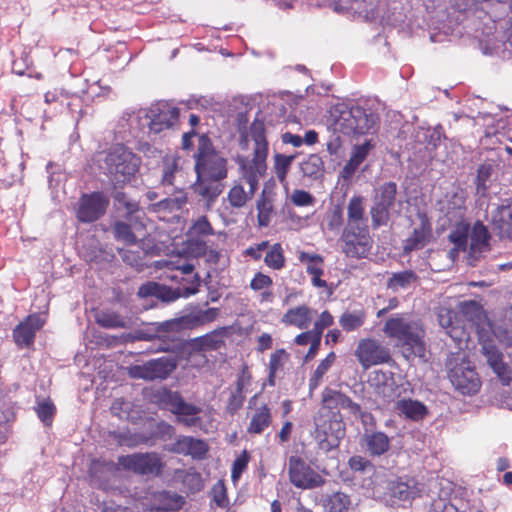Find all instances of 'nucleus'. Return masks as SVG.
Segmentation results:
<instances>
[{
  "label": "nucleus",
  "instance_id": "nucleus-25",
  "mask_svg": "<svg viewBox=\"0 0 512 512\" xmlns=\"http://www.w3.org/2000/svg\"><path fill=\"white\" fill-rule=\"evenodd\" d=\"M322 403L329 410L343 409L347 410L350 414L359 413V404L352 401L351 398L342 392L330 388H326L322 392Z\"/></svg>",
  "mask_w": 512,
  "mask_h": 512
},
{
  "label": "nucleus",
  "instance_id": "nucleus-55",
  "mask_svg": "<svg viewBox=\"0 0 512 512\" xmlns=\"http://www.w3.org/2000/svg\"><path fill=\"white\" fill-rule=\"evenodd\" d=\"M249 461V455L247 451H243L234 461L231 471V477L234 482H236L243 471L247 468V464Z\"/></svg>",
  "mask_w": 512,
  "mask_h": 512
},
{
  "label": "nucleus",
  "instance_id": "nucleus-17",
  "mask_svg": "<svg viewBox=\"0 0 512 512\" xmlns=\"http://www.w3.org/2000/svg\"><path fill=\"white\" fill-rule=\"evenodd\" d=\"M482 354L501 383L512 385V360L509 364L505 363L502 352L490 341L482 342Z\"/></svg>",
  "mask_w": 512,
  "mask_h": 512
},
{
  "label": "nucleus",
  "instance_id": "nucleus-31",
  "mask_svg": "<svg viewBox=\"0 0 512 512\" xmlns=\"http://www.w3.org/2000/svg\"><path fill=\"white\" fill-rule=\"evenodd\" d=\"M431 237V227L425 218L420 219V223L414 228L413 234L405 241L404 251L410 252L423 248Z\"/></svg>",
  "mask_w": 512,
  "mask_h": 512
},
{
  "label": "nucleus",
  "instance_id": "nucleus-7",
  "mask_svg": "<svg viewBox=\"0 0 512 512\" xmlns=\"http://www.w3.org/2000/svg\"><path fill=\"white\" fill-rule=\"evenodd\" d=\"M195 170L197 177L222 181L227 177V160L203 145L199 148Z\"/></svg>",
  "mask_w": 512,
  "mask_h": 512
},
{
  "label": "nucleus",
  "instance_id": "nucleus-46",
  "mask_svg": "<svg viewBox=\"0 0 512 512\" xmlns=\"http://www.w3.org/2000/svg\"><path fill=\"white\" fill-rule=\"evenodd\" d=\"M365 313L363 311L345 312L339 318V324L346 331H353L364 324Z\"/></svg>",
  "mask_w": 512,
  "mask_h": 512
},
{
  "label": "nucleus",
  "instance_id": "nucleus-13",
  "mask_svg": "<svg viewBox=\"0 0 512 512\" xmlns=\"http://www.w3.org/2000/svg\"><path fill=\"white\" fill-rule=\"evenodd\" d=\"M118 463L124 469L141 475L159 474L163 467L161 459L156 453H135L121 456Z\"/></svg>",
  "mask_w": 512,
  "mask_h": 512
},
{
  "label": "nucleus",
  "instance_id": "nucleus-45",
  "mask_svg": "<svg viewBox=\"0 0 512 512\" xmlns=\"http://www.w3.org/2000/svg\"><path fill=\"white\" fill-rule=\"evenodd\" d=\"M295 156H287L283 154H276L274 156V172L278 180L284 185H287L286 176L294 161Z\"/></svg>",
  "mask_w": 512,
  "mask_h": 512
},
{
  "label": "nucleus",
  "instance_id": "nucleus-61",
  "mask_svg": "<svg viewBox=\"0 0 512 512\" xmlns=\"http://www.w3.org/2000/svg\"><path fill=\"white\" fill-rule=\"evenodd\" d=\"M333 324V316L328 312L324 311L320 314L319 318L314 323L313 330L322 337L323 330Z\"/></svg>",
  "mask_w": 512,
  "mask_h": 512
},
{
  "label": "nucleus",
  "instance_id": "nucleus-39",
  "mask_svg": "<svg viewBox=\"0 0 512 512\" xmlns=\"http://www.w3.org/2000/svg\"><path fill=\"white\" fill-rule=\"evenodd\" d=\"M490 328L500 343L512 346V312L508 320L490 324Z\"/></svg>",
  "mask_w": 512,
  "mask_h": 512
},
{
  "label": "nucleus",
  "instance_id": "nucleus-38",
  "mask_svg": "<svg viewBox=\"0 0 512 512\" xmlns=\"http://www.w3.org/2000/svg\"><path fill=\"white\" fill-rule=\"evenodd\" d=\"M183 397L177 391L167 388H160L153 394V400L162 408L168 409L171 413L175 410Z\"/></svg>",
  "mask_w": 512,
  "mask_h": 512
},
{
  "label": "nucleus",
  "instance_id": "nucleus-2",
  "mask_svg": "<svg viewBox=\"0 0 512 512\" xmlns=\"http://www.w3.org/2000/svg\"><path fill=\"white\" fill-rule=\"evenodd\" d=\"M383 332L397 340L406 359L425 356V331L420 321L395 315L386 321Z\"/></svg>",
  "mask_w": 512,
  "mask_h": 512
},
{
  "label": "nucleus",
  "instance_id": "nucleus-33",
  "mask_svg": "<svg viewBox=\"0 0 512 512\" xmlns=\"http://www.w3.org/2000/svg\"><path fill=\"white\" fill-rule=\"evenodd\" d=\"M201 411V407L188 403L182 398L173 414L177 417L178 422L187 427H194L201 421L199 417Z\"/></svg>",
  "mask_w": 512,
  "mask_h": 512
},
{
  "label": "nucleus",
  "instance_id": "nucleus-29",
  "mask_svg": "<svg viewBox=\"0 0 512 512\" xmlns=\"http://www.w3.org/2000/svg\"><path fill=\"white\" fill-rule=\"evenodd\" d=\"M192 282L195 283V286L170 288L164 285H160L157 298L163 302L170 303L181 297L187 298L191 295H194L199 291L200 286V277L198 274L193 275Z\"/></svg>",
  "mask_w": 512,
  "mask_h": 512
},
{
  "label": "nucleus",
  "instance_id": "nucleus-18",
  "mask_svg": "<svg viewBox=\"0 0 512 512\" xmlns=\"http://www.w3.org/2000/svg\"><path fill=\"white\" fill-rule=\"evenodd\" d=\"M108 200L98 192L84 195L80 200L77 217L82 222H93L106 211Z\"/></svg>",
  "mask_w": 512,
  "mask_h": 512
},
{
  "label": "nucleus",
  "instance_id": "nucleus-24",
  "mask_svg": "<svg viewBox=\"0 0 512 512\" xmlns=\"http://www.w3.org/2000/svg\"><path fill=\"white\" fill-rule=\"evenodd\" d=\"M375 146L376 143L373 139H367L362 144L354 145L350 159L342 169V177L344 179L351 178Z\"/></svg>",
  "mask_w": 512,
  "mask_h": 512
},
{
  "label": "nucleus",
  "instance_id": "nucleus-20",
  "mask_svg": "<svg viewBox=\"0 0 512 512\" xmlns=\"http://www.w3.org/2000/svg\"><path fill=\"white\" fill-rule=\"evenodd\" d=\"M386 489V495L390 498L392 503H396L397 501H410L422 491V487L414 479L389 481Z\"/></svg>",
  "mask_w": 512,
  "mask_h": 512
},
{
  "label": "nucleus",
  "instance_id": "nucleus-40",
  "mask_svg": "<svg viewBox=\"0 0 512 512\" xmlns=\"http://www.w3.org/2000/svg\"><path fill=\"white\" fill-rule=\"evenodd\" d=\"M180 158L175 155H167L163 158L162 184L173 185L177 173L180 172Z\"/></svg>",
  "mask_w": 512,
  "mask_h": 512
},
{
  "label": "nucleus",
  "instance_id": "nucleus-42",
  "mask_svg": "<svg viewBox=\"0 0 512 512\" xmlns=\"http://www.w3.org/2000/svg\"><path fill=\"white\" fill-rule=\"evenodd\" d=\"M488 231L487 228L482 223H476L473 226L471 234L469 236L470 239V249L473 252H481L484 247L488 244Z\"/></svg>",
  "mask_w": 512,
  "mask_h": 512
},
{
  "label": "nucleus",
  "instance_id": "nucleus-35",
  "mask_svg": "<svg viewBox=\"0 0 512 512\" xmlns=\"http://www.w3.org/2000/svg\"><path fill=\"white\" fill-rule=\"evenodd\" d=\"M363 441L367 451L373 456L386 453L390 447V440L383 432H366Z\"/></svg>",
  "mask_w": 512,
  "mask_h": 512
},
{
  "label": "nucleus",
  "instance_id": "nucleus-3",
  "mask_svg": "<svg viewBox=\"0 0 512 512\" xmlns=\"http://www.w3.org/2000/svg\"><path fill=\"white\" fill-rule=\"evenodd\" d=\"M377 116L360 106L338 104L330 111V126L335 133L360 136L375 133Z\"/></svg>",
  "mask_w": 512,
  "mask_h": 512
},
{
  "label": "nucleus",
  "instance_id": "nucleus-12",
  "mask_svg": "<svg viewBox=\"0 0 512 512\" xmlns=\"http://www.w3.org/2000/svg\"><path fill=\"white\" fill-rule=\"evenodd\" d=\"M219 315L218 308H208L206 310L194 309L191 312L163 324L167 331H179L183 329H193L199 326L213 322Z\"/></svg>",
  "mask_w": 512,
  "mask_h": 512
},
{
  "label": "nucleus",
  "instance_id": "nucleus-15",
  "mask_svg": "<svg viewBox=\"0 0 512 512\" xmlns=\"http://www.w3.org/2000/svg\"><path fill=\"white\" fill-rule=\"evenodd\" d=\"M158 266L164 269V279L177 282L183 287L195 286V283L192 282L193 275L196 274L194 273L195 266L186 259L177 257L171 260H162L158 262Z\"/></svg>",
  "mask_w": 512,
  "mask_h": 512
},
{
  "label": "nucleus",
  "instance_id": "nucleus-58",
  "mask_svg": "<svg viewBox=\"0 0 512 512\" xmlns=\"http://www.w3.org/2000/svg\"><path fill=\"white\" fill-rule=\"evenodd\" d=\"M450 239L453 243H455L458 249L465 250L469 240L468 227L464 226L461 229H458L457 231L453 232L450 235Z\"/></svg>",
  "mask_w": 512,
  "mask_h": 512
},
{
  "label": "nucleus",
  "instance_id": "nucleus-11",
  "mask_svg": "<svg viewBox=\"0 0 512 512\" xmlns=\"http://www.w3.org/2000/svg\"><path fill=\"white\" fill-rule=\"evenodd\" d=\"M290 482L297 488L311 489L322 484L323 480L303 459L291 456L288 462Z\"/></svg>",
  "mask_w": 512,
  "mask_h": 512
},
{
  "label": "nucleus",
  "instance_id": "nucleus-53",
  "mask_svg": "<svg viewBox=\"0 0 512 512\" xmlns=\"http://www.w3.org/2000/svg\"><path fill=\"white\" fill-rule=\"evenodd\" d=\"M190 233L195 236H206L214 233L213 228L206 216H200L194 221Z\"/></svg>",
  "mask_w": 512,
  "mask_h": 512
},
{
  "label": "nucleus",
  "instance_id": "nucleus-54",
  "mask_svg": "<svg viewBox=\"0 0 512 512\" xmlns=\"http://www.w3.org/2000/svg\"><path fill=\"white\" fill-rule=\"evenodd\" d=\"M36 412L41 421L49 425L55 413V406L49 401H42L38 404Z\"/></svg>",
  "mask_w": 512,
  "mask_h": 512
},
{
  "label": "nucleus",
  "instance_id": "nucleus-47",
  "mask_svg": "<svg viewBox=\"0 0 512 512\" xmlns=\"http://www.w3.org/2000/svg\"><path fill=\"white\" fill-rule=\"evenodd\" d=\"M300 168L304 176L315 179L322 173L323 161L318 155L312 154L301 163Z\"/></svg>",
  "mask_w": 512,
  "mask_h": 512
},
{
  "label": "nucleus",
  "instance_id": "nucleus-9",
  "mask_svg": "<svg viewBox=\"0 0 512 512\" xmlns=\"http://www.w3.org/2000/svg\"><path fill=\"white\" fill-rule=\"evenodd\" d=\"M177 367L173 357H161L150 360L142 365H135L129 369V375L135 379L156 380L166 379Z\"/></svg>",
  "mask_w": 512,
  "mask_h": 512
},
{
  "label": "nucleus",
  "instance_id": "nucleus-43",
  "mask_svg": "<svg viewBox=\"0 0 512 512\" xmlns=\"http://www.w3.org/2000/svg\"><path fill=\"white\" fill-rule=\"evenodd\" d=\"M417 279V276L412 271H402L398 273L392 274L390 279L387 282L388 288L393 291H398L400 289H406L411 284H413Z\"/></svg>",
  "mask_w": 512,
  "mask_h": 512
},
{
  "label": "nucleus",
  "instance_id": "nucleus-63",
  "mask_svg": "<svg viewBox=\"0 0 512 512\" xmlns=\"http://www.w3.org/2000/svg\"><path fill=\"white\" fill-rule=\"evenodd\" d=\"M212 492L216 504L220 507H225L227 505L225 486L221 482H218L214 485Z\"/></svg>",
  "mask_w": 512,
  "mask_h": 512
},
{
  "label": "nucleus",
  "instance_id": "nucleus-59",
  "mask_svg": "<svg viewBox=\"0 0 512 512\" xmlns=\"http://www.w3.org/2000/svg\"><path fill=\"white\" fill-rule=\"evenodd\" d=\"M455 317V314L446 308H441L438 312V321L439 324L447 330V333L452 336V330L453 329V319Z\"/></svg>",
  "mask_w": 512,
  "mask_h": 512
},
{
  "label": "nucleus",
  "instance_id": "nucleus-41",
  "mask_svg": "<svg viewBox=\"0 0 512 512\" xmlns=\"http://www.w3.org/2000/svg\"><path fill=\"white\" fill-rule=\"evenodd\" d=\"M298 260L306 266V272L309 275L323 274V257L319 254L308 253L301 251L298 255Z\"/></svg>",
  "mask_w": 512,
  "mask_h": 512
},
{
  "label": "nucleus",
  "instance_id": "nucleus-21",
  "mask_svg": "<svg viewBox=\"0 0 512 512\" xmlns=\"http://www.w3.org/2000/svg\"><path fill=\"white\" fill-rule=\"evenodd\" d=\"M44 325L39 315H30L24 322L19 323L13 330V337L20 347H29L33 344L35 334Z\"/></svg>",
  "mask_w": 512,
  "mask_h": 512
},
{
  "label": "nucleus",
  "instance_id": "nucleus-28",
  "mask_svg": "<svg viewBox=\"0 0 512 512\" xmlns=\"http://www.w3.org/2000/svg\"><path fill=\"white\" fill-rule=\"evenodd\" d=\"M314 311L306 305L289 309L281 318L285 325L295 326L299 329H306L312 322Z\"/></svg>",
  "mask_w": 512,
  "mask_h": 512
},
{
  "label": "nucleus",
  "instance_id": "nucleus-51",
  "mask_svg": "<svg viewBox=\"0 0 512 512\" xmlns=\"http://www.w3.org/2000/svg\"><path fill=\"white\" fill-rule=\"evenodd\" d=\"M264 262L267 266L276 270L281 269L284 266L283 250L280 244L276 243L271 246L264 258Z\"/></svg>",
  "mask_w": 512,
  "mask_h": 512
},
{
  "label": "nucleus",
  "instance_id": "nucleus-23",
  "mask_svg": "<svg viewBox=\"0 0 512 512\" xmlns=\"http://www.w3.org/2000/svg\"><path fill=\"white\" fill-rule=\"evenodd\" d=\"M493 229L501 238L512 240V203L498 206L491 213Z\"/></svg>",
  "mask_w": 512,
  "mask_h": 512
},
{
  "label": "nucleus",
  "instance_id": "nucleus-57",
  "mask_svg": "<svg viewBox=\"0 0 512 512\" xmlns=\"http://www.w3.org/2000/svg\"><path fill=\"white\" fill-rule=\"evenodd\" d=\"M245 394L244 392L234 390L232 391L228 403H227V411L233 415L238 409H240L244 403Z\"/></svg>",
  "mask_w": 512,
  "mask_h": 512
},
{
  "label": "nucleus",
  "instance_id": "nucleus-4",
  "mask_svg": "<svg viewBox=\"0 0 512 512\" xmlns=\"http://www.w3.org/2000/svg\"><path fill=\"white\" fill-rule=\"evenodd\" d=\"M140 158L122 145L112 147L101 160L100 168L112 183L122 185L131 181L138 172Z\"/></svg>",
  "mask_w": 512,
  "mask_h": 512
},
{
  "label": "nucleus",
  "instance_id": "nucleus-6",
  "mask_svg": "<svg viewBox=\"0 0 512 512\" xmlns=\"http://www.w3.org/2000/svg\"><path fill=\"white\" fill-rule=\"evenodd\" d=\"M396 194L397 185L394 182L384 183L375 189L373 205L370 209L373 228L387 225L396 202Z\"/></svg>",
  "mask_w": 512,
  "mask_h": 512
},
{
  "label": "nucleus",
  "instance_id": "nucleus-56",
  "mask_svg": "<svg viewBox=\"0 0 512 512\" xmlns=\"http://www.w3.org/2000/svg\"><path fill=\"white\" fill-rule=\"evenodd\" d=\"M291 201L296 206H310L314 204L315 199L309 192L296 189L291 195Z\"/></svg>",
  "mask_w": 512,
  "mask_h": 512
},
{
  "label": "nucleus",
  "instance_id": "nucleus-50",
  "mask_svg": "<svg viewBox=\"0 0 512 512\" xmlns=\"http://www.w3.org/2000/svg\"><path fill=\"white\" fill-rule=\"evenodd\" d=\"M113 231L116 240L122 241L127 245H132L136 243V236L132 232L131 227L128 224L121 221H117L114 224Z\"/></svg>",
  "mask_w": 512,
  "mask_h": 512
},
{
  "label": "nucleus",
  "instance_id": "nucleus-34",
  "mask_svg": "<svg viewBox=\"0 0 512 512\" xmlns=\"http://www.w3.org/2000/svg\"><path fill=\"white\" fill-rule=\"evenodd\" d=\"M243 184L244 182L239 180L231 187L227 194V200L233 208L239 209L244 207L257 191L256 188L250 186H248V189H245Z\"/></svg>",
  "mask_w": 512,
  "mask_h": 512
},
{
  "label": "nucleus",
  "instance_id": "nucleus-22",
  "mask_svg": "<svg viewBox=\"0 0 512 512\" xmlns=\"http://www.w3.org/2000/svg\"><path fill=\"white\" fill-rule=\"evenodd\" d=\"M376 380V394L386 403L396 402L407 390L405 383H397L394 378L385 374L377 375Z\"/></svg>",
  "mask_w": 512,
  "mask_h": 512
},
{
  "label": "nucleus",
  "instance_id": "nucleus-14",
  "mask_svg": "<svg viewBox=\"0 0 512 512\" xmlns=\"http://www.w3.org/2000/svg\"><path fill=\"white\" fill-rule=\"evenodd\" d=\"M314 438L319 448L323 451H330L339 445V441L345 435L344 424L341 420L333 419L328 423H321L320 419H315Z\"/></svg>",
  "mask_w": 512,
  "mask_h": 512
},
{
  "label": "nucleus",
  "instance_id": "nucleus-60",
  "mask_svg": "<svg viewBox=\"0 0 512 512\" xmlns=\"http://www.w3.org/2000/svg\"><path fill=\"white\" fill-rule=\"evenodd\" d=\"M130 403L123 399H116L111 405V412L121 419L129 417Z\"/></svg>",
  "mask_w": 512,
  "mask_h": 512
},
{
  "label": "nucleus",
  "instance_id": "nucleus-52",
  "mask_svg": "<svg viewBox=\"0 0 512 512\" xmlns=\"http://www.w3.org/2000/svg\"><path fill=\"white\" fill-rule=\"evenodd\" d=\"M335 359H336L335 353L330 352L327 355V357L320 362V364L317 366L316 370L314 371L312 378L310 379V387L311 388H315L319 384V381L322 379L324 374L331 368Z\"/></svg>",
  "mask_w": 512,
  "mask_h": 512
},
{
  "label": "nucleus",
  "instance_id": "nucleus-64",
  "mask_svg": "<svg viewBox=\"0 0 512 512\" xmlns=\"http://www.w3.org/2000/svg\"><path fill=\"white\" fill-rule=\"evenodd\" d=\"M118 252L122 257L123 261H125L129 265L136 266L139 264L142 254L140 251H132L130 249H119Z\"/></svg>",
  "mask_w": 512,
  "mask_h": 512
},
{
  "label": "nucleus",
  "instance_id": "nucleus-27",
  "mask_svg": "<svg viewBox=\"0 0 512 512\" xmlns=\"http://www.w3.org/2000/svg\"><path fill=\"white\" fill-rule=\"evenodd\" d=\"M194 191L206 201V208L209 210L217 197L222 193L223 185L220 180L197 177Z\"/></svg>",
  "mask_w": 512,
  "mask_h": 512
},
{
  "label": "nucleus",
  "instance_id": "nucleus-10",
  "mask_svg": "<svg viewBox=\"0 0 512 512\" xmlns=\"http://www.w3.org/2000/svg\"><path fill=\"white\" fill-rule=\"evenodd\" d=\"M340 240L343 243L342 252L351 258L367 257L372 247L368 227H361L359 230L344 229Z\"/></svg>",
  "mask_w": 512,
  "mask_h": 512
},
{
  "label": "nucleus",
  "instance_id": "nucleus-37",
  "mask_svg": "<svg viewBox=\"0 0 512 512\" xmlns=\"http://www.w3.org/2000/svg\"><path fill=\"white\" fill-rule=\"evenodd\" d=\"M322 505L327 512H345L351 505V499L343 492H334L323 498Z\"/></svg>",
  "mask_w": 512,
  "mask_h": 512
},
{
  "label": "nucleus",
  "instance_id": "nucleus-5",
  "mask_svg": "<svg viewBox=\"0 0 512 512\" xmlns=\"http://www.w3.org/2000/svg\"><path fill=\"white\" fill-rule=\"evenodd\" d=\"M178 116V108L167 102H158L148 110L140 111L138 118L142 127L147 126L150 132L157 134L172 127Z\"/></svg>",
  "mask_w": 512,
  "mask_h": 512
},
{
  "label": "nucleus",
  "instance_id": "nucleus-48",
  "mask_svg": "<svg viewBox=\"0 0 512 512\" xmlns=\"http://www.w3.org/2000/svg\"><path fill=\"white\" fill-rule=\"evenodd\" d=\"M256 208L258 212L257 219L259 226H268L271 221L273 212L272 201L269 198L265 197L264 194H262V196L257 201Z\"/></svg>",
  "mask_w": 512,
  "mask_h": 512
},
{
  "label": "nucleus",
  "instance_id": "nucleus-8",
  "mask_svg": "<svg viewBox=\"0 0 512 512\" xmlns=\"http://www.w3.org/2000/svg\"><path fill=\"white\" fill-rule=\"evenodd\" d=\"M448 368L450 382L460 393L472 395L479 391L480 379L469 362L462 360L454 365L452 359H449Z\"/></svg>",
  "mask_w": 512,
  "mask_h": 512
},
{
  "label": "nucleus",
  "instance_id": "nucleus-32",
  "mask_svg": "<svg viewBox=\"0 0 512 512\" xmlns=\"http://www.w3.org/2000/svg\"><path fill=\"white\" fill-rule=\"evenodd\" d=\"M395 408L400 415L414 421L421 420L428 414V409L422 402L411 398L397 400Z\"/></svg>",
  "mask_w": 512,
  "mask_h": 512
},
{
  "label": "nucleus",
  "instance_id": "nucleus-44",
  "mask_svg": "<svg viewBox=\"0 0 512 512\" xmlns=\"http://www.w3.org/2000/svg\"><path fill=\"white\" fill-rule=\"evenodd\" d=\"M465 208V197L463 191L454 192L447 201L446 210L447 215L451 218H461Z\"/></svg>",
  "mask_w": 512,
  "mask_h": 512
},
{
  "label": "nucleus",
  "instance_id": "nucleus-16",
  "mask_svg": "<svg viewBox=\"0 0 512 512\" xmlns=\"http://www.w3.org/2000/svg\"><path fill=\"white\" fill-rule=\"evenodd\" d=\"M355 356L364 368L387 362L388 350L375 339H362L355 350Z\"/></svg>",
  "mask_w": 512,
  "mask_h": 512
},
{
  "label": "nucleus",
  "instance_id": "nucleus-49",
  "mask_svg": "<svg viewBox=\"0 0 512 512\" xmlns=\"http://www.w3.org/2000/svg\"><path fill=\"white\" fill-rule=\"evenodd\" d=\"M114 205L118 210H123L126 216H131L139 209L138 203L130 199L126 193L115 191L113 194Z\"/></svg>",
  "mask_w": 512,
  "mask_h": 512
},
{
  "label": "nucleus",
  "instance_id": "nucleus-30",
  "mask_svg": "<svg viewBox=\"0 0 512 512\" xmlns=\"http://www.w3.org/2000/svg\"><path fill=\"white\" fill-rule=\"evenodd\" d=\"M172 451L191 455L194 458H202L208 451V447L203 440L195 439L190 436H182L177 439Z\"/></svg>",
  "mask_w": 512,
  "mask_h": 512
},
{
  "label": "nucleus",
  "instance_id": "nucleus-26",
  "mask_svg": "<svg viewBox=\"0 0 512 512\" xmlns=\"http://www.w3.org/2000/svg\"><path fill=\"white\" fill-rule=\"evenodd\" d=\"M361 227H367L364 198L353 196L347 205V225L345 229L359 230Z\"/></svg>",
  "mask_w": 512,
  "mask_h": 512
},
{
  "label": "nucleus",
  "instance_id": "nucleus-36",
  "mask_svg": "<svg viewBox=\"0 0 512 512\" xmlns=\"http://www.w3.org/2000/svg\"><path fill=\"white\" fill-rule=\"evenodd\" d=\"M95 321L103 328L116 329L128 328L130 321L114 311H99L95 315Z\"/></svg>",
  "mask_w": 512,
  "mask_h": 512
},
{
  "label": "nucleus",
  "instance_id": "nucleus-1",
  "mask_svg": "<svg viewBox=\"0 0 512 512\" xmlns=\"http://www.w3.org/2000/svg\"><path fill=\"white\" fill-rule=\"evenodd\" d=\"M240 146L242 149L251 150L252 157L250 155L237 157L239 180L258 190L259 181L264 178L267 171L268 143L263 122L256 120L252 123L249 134L242 136Z\"/></svg>",
  "mask_w": 512,
  "mask_h": 512
},
{
  "label": "nucleus",
  "instance_id": "nucleus-62",
  "mask_svg": "<svg viewBox=\"0 0 512 512\" xmlns=\"http://www.w3.org/2000/svg\"><path fill=\"white\" fill-rule=\"evenodd\" d=\"M272 285V279L262 273H257L250 283V287L253 290H264Z\"/></svg>",
  "mask_w": 512,
  "mask_h": 512
},
{
  "label": "nucleus",
  "instance_id": "nucleus-19",
  "mask_svg": "<svg viewBox=\"0 0 512 512\" xmlns=\"http://www.w3.org/2000/svg\"><path fill=\"white\" fill-rule=\"evenodd\" d=\"M257 397L258 395H254L249 401L250 412L248 413L247 433L251 435L263 433L272 423L271 409L266 404L256 406Z\"/></svg>",
  "mask_w": 512,
  "mask_h": 512
}]
</instances>
